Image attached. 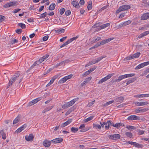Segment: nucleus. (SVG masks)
I'll list each match as a JSON object with an SVG mask.
<instances>
[{
    "instance_id": "nucleus-1",
    "label": "nucleus",
    "mask_w": 149,
    "mask_h": 149,
    "mask_svg": "<svg viewBox=\"0 0 149 149\" xmlns=\"http://www.w3.org/2000/svg\"><path fill=\"white\" fill-rule=\"evenodd\" d=\"M15 82L17 81V82L19 84L22 81L23 79V77H21V76H20V74L19 72H17L11 78Z\"/></svg>"
},
{
    "instance_id": "nucleus-2",
    "label": "nucleus",
    "mask_w": 149,
    "mask_h": 149,
    "mask_svg": "<svg viewBox=\"0 0 149 149\" xmlns=\"http://www.w3.org/2000/svg\"><path fill=\"white\" fill-rule=\"evenodd\" d=\"M78 99V98H74L70 101L66 103L65 104L63 105L62 107L63 109L68 108L69 107L72 106Z\"/></svg>"
},
{
    "instance_id": "nucleus-3",
    "label": "nucleus",
    "mask_w": 149,
    "mask_h": 149,
    "mask_svg": "<svg viewBox=\"0 0 149 149\" xmlns=\"http://www.w3.org/2000/svg\"><path fill=\"white\" fill-rule=\"evenodd\" d=\"M130 6L129 5H125L120 6L116 11V13H119L121 11H125L130 8Z\"/></svg>"
},
{
    "instance_id": "nucleus-4",
    "label": "nucleus",
    "mask_w": 149,
    "mask_h": 149,
    "mask_svg": "<svg viewBox=\"0 0 149 149\" xmlns=\"http://www.w3.org/2000/svg\"><path fill=\"white\" fill-rule=\"evenodd\" d=\"M113 76L112 74H109L104 77L101 79L98 82V84H100L103 83L104 82L106 81L109 79H110L111 77Z\"/></svg>"
},
{
    "instance_id": "nucleus-5",
    "label": "nucleus",
    "mask_w": 149,
    "mask_h": 149,
    "mask_svg": "<svg viewBox=\"0 0 149 149\" xmlns=\"http://www.w3.org/2000/svg\"><path fill=\"white\" fill-rule=\"evenodd\" d=\"M16 1H13L8 3L4 5L3 7L4 8H7L11 6H15L17 5Z\"/></svg>"
},
{
    "instance_id": "nucleus-6",
    "label": "nucleus",
    "mask_w": 149,
    "mask_h": 149,
    "mask_svg": "<svg viewBox=\"0 0 149 149\" xmlns=\"http://www.w3.org/2000/svg\"><path fill=\"white\" fill-rule=\"evenodd\" d=\"M108 137L109 139L111 140H117L119 139L120 137V135L118 134H115L113 135H109Z\"/></svg>"
},
{
    "instance_id": "nucleus-7",
    "label": "nucleus",
    "mask_w": 149,
    "mask_h": 149,
    "mask_svg": "<svg viewBox=\"0 0 149 149\" xmlns=\"http://www.w3.org/2000/svg\"><path fill=\"white\" fill-rule=\"evenodd\" d=\"M141 54L140 52H137L132 55L129 56L127 57L126 60H129L138 57Z\"/></svg>"
},
{
    "instance_id": "nucleus-8",
    "label": "nucleus",
    "mask_w": 149,
    "mask_h": 149,
    "mask_svg": "<svg viewBox=\"0 0 149 149\" xmlns=\"http://www.w3.org/2000/svg\"><path fill=\"white\" fill-rule=\"evenodd\" d=\"M42 99V97H38L36 99L32 100L28 104V106H30L38 102Z\"/></svg>"
},
{
    "instance_id": "nucleus-9",
    "label": "nucleus",
    "mask_w": 149,
    "mask_h": 149,
    "mask_svg": "<svg viewBox=\"0 0 149 149\" xmlns=\"http://www.w3.org/2000/svg\"><path fill=\"white\" fill-rule=\"evenodd\" d=\"M128 120H140V118L136 115H131L129 116L127 118Z\"/></svg>"
},
{
    "instance_id": "nucleus-10",
    "label": "nucleus",
    "mask_w": 149,
    "mask_h": 149,
    "mask_svg": "<svg viewBox=\"0 0 149 149\" xmlns=\"http://www.w3.org/2000/svg\"><path fill=\"white\" fill-rule=\"evenodd\" d=\"M63 141V139L61 138H58L54 139L51 140L52 143H60L62 142Z\"/></svg>"
},
{
    "instance_id": "nucleus-11",
    "label": "nucleus",
    "mask_w": 149,
    "mask_h": 149,
    "mask_svg": "<svg viewBox=\"0 0 149 149\" xmlns=\"http://www.w3.org/2000/svg\"><path fill=\"white\" fill-rule=\"evenodd\" d=\"M27 125L26 124H24L21 126L20 127L18 128L15 131V133H19L21 132L22 130H24L25 128L26 127Z\"/></svg>"
},
{
    "instance_id": "nucleus-12",
    "label": "nucleus",
    "mask_w": 149,
    "mask_h": 149,
    "mask_svg": "<svg viewBox=\"0 0 149 149\" xmlns=\"http://www.w3.org/2000/svg\"><path fill=\"white\" fill-rule=\"evenodd\" d=\"M149 18V13H147L143 14L141 17V20H145Z\"/></svg>"
},
{
    "instance_id": "nucleus-13",
    "label": "nucleus",
    "mask_w": 149,
    "mask_h": 149,
    "mask_svg": "<svg viewBox=\"0 0 149 149\" xmlns=\"http://www.w3.org/2000/svg\"><path fill=\"white\" fill-rule=\"evenodd\" d=\"M51 143V141H49L48 140H45L43 141V144L45 147H49L50 146Z\"/></svg>"
},
{
    "instance_id": "nucleus-14",
    "label": "nucleus",
    "mask_w": 149,
    "mask_h": 149,
    "mask_svg": "<svg viewBox=\"0 0 149 149\" xmlns=\"http://www.w3.org/2000/svg\"><path fill=\"white\" fill-rule=\"evenodd\" d=\"M148 109L144 108L142 109L141 108L136 109L134 111V112L136 113H142L148 110Z\"/></svg>"
},
{
    "instance_id": "nucleus-15",
    "label": "nucleus",
    "mask_w": 149,
    "mask_h": 149,
    "mask_svg": "<svg viewBox=\"0 0 149 149\" xmlns=\"http://www.w3.org/2000/svg\"><path fill=\"white\" fill-rule=\"evenodd\" d=\"M114 38H109L108 39H107L105 40H103L100 43V45H103L106 43H108L111 40H113Z\"/></svg>"
},
{
    "instance_id": "nucleus-16",
    "label": "nucleus",
    "mask_w": 149,
    "mask_h": 149,
    "mask_svg": "<svg viewBox=\"0 0 149 149\" xmlns=\"http://www.w3.org/2000/svg\"><path fill=\"white\" fill-rule=\"evenodd\" d=\"M25 139L27 141L33 140V134H30L29 136L26 135L25 136Z\"/></svg>"
},
{
    "instance_id": "nucleus-17",
    "label": "nucleus",
    "mask_w": 149,
    "mask_h": 149,
    "mask_svg": "<svg viewBox=\"0 0 149 149\" xmlns=\"http://www.w3.org/2000/svg\"><path fill=\"white\" fill-rule=\"evenodd\" d=\"M149 104L148 102H136L135 104L138 106H142L145 105Z\"/></svg>"
},
{
    "instance_id": "nucleus-18",
    "label": "nucleus",
    "mask_w": 149,
    "mask_h": 149,
    "mask_svg": "<svg viewBox=\"0 0 149 149\" xmlns=\"http://www.w3.org/2000/svg\"><path fill=\"white\" fill-rule=\"evenodd\" d=\"M72 119H68L67 121L64 123H62L61 125V127H63L66 126L70 123L72 122Z\"/></svg>"
},
{
    "instance_id": "nucleus-19",
    "label": "nucleus",
    "mask_w": 149,
    "mask_h": 149,
    "mask_svg": "<svg viewBox=\"0 0 149 149\" xmlns=\"http://www.w3.org/2000/svg\"><path fill=\"white\" fill-rule=\"evenodd\" d=\"M92 77H88L86 78V79L85 81H84L81 84V86H83L84 85H86L87 83H88L89 82L91 79Z\"/></svg>"
},
{
    "instance_id": "nucleus-20",
    "label": "nucleus",
    "mask_w": 149,
    "mask_h": 149,
    "mask_svg": "<svg viewBox=\"0 0 149 149\" xmlns=\"http://www.w3.org/2000/svg\"><path fill=\"white\" fill-rule=\"evenodd\" d=\"M107 122L108 125H107V126H105V129L106 130L109 129L110 126H113L114 125L113 123L111 122L110 120H108Z\"/></svg>"
},
{
    "instance_id": "nucleus-21",
    "label": "nucleus",
    "mask_w": 149,
    "mask_h": 149,
    "mask_svg": "<svg viewBox=\"0 0 149 149\" xmlns=\"http://www.w3.org/2000/svg\"><path fill=\"white\" fill-rule=\"evenodd\" d=\"M0 135L2 136V139H6V134L4 132V130H2L0 131Z\"/></svg>"
},
{
    "instance_id": "nucleus-22",
    "label": "nucleus",
    "mask_w": 149,
    "mask_h": 149,
    "mask_svg": "<svg viewBox=\"0 0 149 149\" xmlns=\"http://www.w3.org/2000/svg\"><path fill=\"white\" fill-rule=\"evenodd\" d=\"M115 101L117 102H122L124 100V97H123L120 96L116 98L115 99Z\"/></svg>"
},
{
    "instance_id": "nucleus-23",
    "label": "nucleus",
    "mask_w": 149,
    "mask_h": 149,
    "mask_svg": "<svg viewBox=\"0 0 149 149\" xmlns=\"http://www.w3.org/2000/svg\"><path fill=\"white\" fill-rule=\"evenodd\" d=\"M71 3L72 4L74 7H75L77 8H79V4L76 1H73Z\"/></svg>"
},
{
    "instance_id": "nucleus-24",
    "label": "nucleus",
    "mask_w": 149,
    "mask_h": 149,
    "mask_svg": "<svg viewBox=\"0 0 149 149\" xmlns=\"http://www.w3.org/2000/svg\"><path fill=\"white\" fill-rule=\"evenodd\" d=\"M125 74L119 76L117 79L115 81L118 82H120L122 79L126 78Z\"/></svg>"
},
{
    "instance_id": "nucleus-25",
    "label": "nucleus",
    "mask_w": 149,
    "mask_h": 149,
    "mask_svg": "<svg viewBox=\"0 0 149 149\" xmlns=\"http://www.w3.org/2000/svg\"><path fill=\"white\" fill-rule=\"evenodd\" d=\"M74 110V108L73 106L71 107L66 113L65 115L67 116L70 114L72 111Z\"/></svg>"
},
{
    "instance_id": "nucleus-26",
    "label": "nucleus",
    "mask_w": 149,
    "mask_h": 149,
    "mask_svg": "<svg viewBox=\"0 0 149 149\" xmlns=\"http://www.w3.org/2000/svg\"><path fill=\"white\" fill-rule=\"evenodd\" d=\"M14 82H15L14 81H13V80H12L11 79H10L9 80L8 83L7 85V88H9L10 87H11L12 86V85H13V84Z\"/></svg>"
},
{
    "instance_id": "nucleus-27",
    "label": "nucleus",
    "mask_w": 149,
    "mask_h": 149,
    "mask_svg": "<svg viewBox=\"0 0 149 149\" xmlns=\"http://www.w3.org/2000/svg\"><path fill=\"white\" fill-rule=\"evenodd\" d=\"M20 119V116H18L13 120V124L15 125L18 123Z\"/></svg>"
},
{
    "instance_id": "nucleus-28",
    "label": "nucleus",
    "mask_w": 149,
    "mask_h": 149,
    "mask_svg": "<svg viewBox=\"0 0 149 149\" xmlns=\"http://www.w3.org/2000/svg\"><path fill=\"white\" fill-rule=\"evenodd\" d=\"M56 5L54 3H52L49 7V9L50 10H53L55 8Z\"/></svg>"
},
{
    "instance_id": "nucleus-29",
    "label": "nucleus",
    "mask_w": 149,
    "mask_h": 149,
    "mask_svg": "<svg viewBox=\"0 0 149 149\" xmlns=\"http://www.w3.org/2000/svg\"><path fill=\"white\" fill-rule=\"evenodd\" d=\"M53 107V106H51L48 107L47 108L45 109L42 112L43 113H45L47 111L50 110L52 109Z\"/></svg>"
},
{
    "instance_id": "nucleus-30",
    "label": "nucleus",
    "mask_w": 149,
    "mask_h": 149,
    "mask_svg": "<svg viewBox=\"0 0 149 149\" xmlns=\"http://www.w3.org/2000/svg\"><path fill=\"white\" fill-rule=\"evenodd\" d=\"M109 25L110 24L109 23H107L101 25L100 26V27L101 29H102L107 27L109 26Z\"/></svg>"
},
{
    "instance_id": "nucleus-31",
    "label": "nucleus",
    "mask_w": 149,
    "mask_h": 149,
    "mask_svg": "<svg viewBox=\"0 0 149 149\" xmlns=\"http://www.w3.org/2000/svg\"><path fill=\"white\" fill-rule=\"evenodd\" d=\"M106 57V56H103L97 58V60L95 61V63H97L100 61L103 58H105Z\"/></svg>"
},
{
    "instance_id": "nucleus-32",
    "label": "nucleus",
    "mask_w": 149,
    "mask_h": 149,
    "mask_svg": "<svg viewBox=\"0 0 149 149\" xmlns=\"http://www.w3.org/2000/svg\"><path fill=\"white\" fill-rule=\"evenodd\" d=\"M93 127L96 129H100L101 128V126L98 124H95L93 123Z\"/></svg>"
},
{
    "instance_id": "nucleus-33",
    "label": "nucleus",
    "mask_w": 149,
    "mask_h": 149,
    "mask_svg": "<svg viewBox=\"0 0 149 149\" xmlns=\"http://www.w3.org/2000/svg\"><path fill=\"white\" fill-rule=\"evenodd\" d=\"M136 79L135 78H133L132 79L129 80V81H127L126 83L127 85H129L130 84L132 83Z\"/></svg>"
},
{
    "instance_id": "nucleus-34",
    "label": "nucleus",
    "mask_w": 149,
    "mask_h": 149,
    "mask_svg": "<svg viewBox=\"0 0 149 149\" xmlns=\"http://www.w3.org/2000/svg\"><path fill=\"white\" fill-rule=\"evenodd\" d=\"M125 134L127 136L130 138H132L133 136L132 133L130 132H127L125 133Z\"/></svg>"
},
{
    "instance_id": "nucleus-35",
    "label": "nucleus",
    "mask_w": 149,
    "mask_h": 149,
    "mask_svg": "<svg viewBox=\"0 0 149 149\" xmlns=\"http://www.w3.org/2000/svg\"><path fill=\"white\" fill-rule=\"evenodd\" d=\"M94 117V116H91L89 117L88 118H87L85 120V122H87L91 120H92Z\"/></svg>"
},
{
    "instance_id": "nucleus-36",
    "label": "nucleus",
    "mask_w": 149,
    "mask_h": 149,
    "mask_svg": "<svg viewBox=\"0 0 149 149\" xmlns=\"http://www.w3.org/2000/svg\"><path fill=\"white\" fill-rule=\"evenodd\" d=\"M92 2L91 1L89 2L88 6L87 8L88 10H91L92 9Z\"/></svg>"
},
{
    "instance_id": "nucleus-37",
    "label": "nucleus",
    "mask_w": 149,
    "mask_h": 149,
    "mask_svg": "<svg viewBox=\"0 0 149 149\" xmlns=\"http://www.w3.org/2000/svg\"><path fill=\"white\" fill-rule=\"evenodd\" d=\"M133 146H135L138 148H142L143 147V145L139 144L136 142L134 144Z\"/></svg>"
},
{
    "instance_id": "nucleus-38",
    "label": "nucleus",
    "mask_w": 149,
    "mask_h": 149,
    "mask_svg": "<svg viewBox=\"0 0 149 149\" xmlns=\"http://www.w3.org/2000/svg\"><path fill=\"white\" fill-rule=\"evenodd\" d=\"M128 130H134L136 129V128L135 127L132 126L128 125L126 126V127Z\"/></svg>"
},
{
    "instance_id": "nucleus-39",
    "label": "nucleus",
    "mask_w": 149,
    "mask_h": 149,
    "mask_svg": "<svg viewBox=\"0 0 149 149\" xmlns=\"http://www.w3.org/2000/svg\"><path fill=\"white\" fill-rule=\"evenodd\" d=\"M39 64H40V62H39L38 60L37 61L35 62L34 64L31 66L30 67V69H32L34 67V66L37 65H38Z\"/></svg>"
},
{
    "instance_id": "nucleus-40",
    "label": "nucleus",
    "mask_w": 149,
    "mask_h": 149,
    "mask_svg": "<svg viewBox=\"0 0 149 149\" xmlns=\"http://www.w3.org/2000/svg\"><path fill=\"white\" fill-rule=\"evenodd\" d=\"M78 128L72 127L71 129V130L72 132L75 133L78 130Z\"/></svg>"
},
{
    "instance_id": "nucleus-41",
    "label": "nucleus",
    "mask_w": 149,
    "mask_h": 149,
    "mask_svg": "<svg viewBox=\"0 0 149 149\" xmlns=\"http://www.w3.org/2000/svg\"><path fill=\"white\" fill-rule=\"evenodd\" d=\"M121 125L122 123H117L115 124H114L113 127L117 128V129H118L119 128L120 126Z\"/></svg>"
},
{
    "instance_id": "nucleus-42",
    "label": "nucleus",
    "mask_w": 149,
    "mask_h": 149,
    "mask_svg": "<svg viewBox=\"0 0 149 149\" xmlns=\"http://www.w3.org/2000/svg\"><path fill=\"white\" fill-rule=\"evenodd\" d=\"M70 43V41L69 40H68L67 41H66L61 46L60 48H61L63 47L68 45V44Z\"/></svg>"
},
{
    "instance_id": "nucleus-43",
    "label": "nucleus",
    "mask_w": 149,
    "mask_h": 149,
    "mask_svg": "<svg viewBox=\"0 0 149 149\" xmlns=\"http://www.w3.org/2000/svg\"><path fill=\"white\" fill-rule=\"evenodd\" d=\"M135 74L134 73H131V74H125V76L126 78H127V77H132L134 75H135Z\"/></svg>"
},
{
    "instance_id": "nucleus-44",
    "label": "nucleus",
    "mask_w": 149,
    "mask_h": 149,
    "mask_svg": "<svg viewBox=\"0 0 149 149\" xmlns=\"http://www.w3.org/2000/svg\"><path fill=\"white\" fill-rule=\"evenodd\" d=\"M18 25L22 28V29H25L26 28V25L22 23H19Z\"/></svg>"
},
{
    "instance_id": "nucleus-45",
    "label": "nucleus",
    "mask_w": 149,
    "mask_h": 149,
    "mask_svg": "<svg viewBox=\"0 0 149 149\" xmlns=\"http://www.w3.org/2000/svg\"><path fill=\"white\" fill-rule=\"evenodd\" d=\"M114 102V101L113 100L108 102L104 104V106H105L106 107L108 105Z\"/></svg>"
},
{
    "instance_id": "nucleus-46",
    "label": "nucleus",
    "mask_w": 149,
    "mask_h": 149,
    "mask_svg": "<svg viewBox=\"0 0 149 149\" xmlns=\"http://www.w3.org/2000/svg\"><path fill=\"white\" fill-rule=\"evenodd\" d=\"M143 66L142 63L139 64L138 65H137L135 68V69L136 70H138L141 68L143 67Z\"/></svg>"
},
{
    "instance_id": "nucleus-47",
    "label": "nucleus",
    "mask_w": 149,
    "mask_h": 149,
    "mask_svg": "<svg viewBox=\"0 0 149 149\" xmlns=\"http://www.w3.org/2000/svg\"><path fill=\"white\" fill-rule=\"evenodd\" d=\"M66 81L65 78L64 77L63 78L59 80V83L60 84H63Z\"/></svg>"
},
{
    "instance_id": "nucleus-48",
    "label": "nucleus",
    "mask_w": 149,
    "mask_h": 149,
    "mask_svg": "<svg viewBox=\"0 0 149 149\" xmlns=\"http://www.w3.org/2000/svg\"><path fill=\"white\" fill-rule=\"evenodd\" d=\"M47 13L46 12H45L44 13L41 14V15L40 17V18H44L46 17L47 15Z\"/></svg>"
},
{
    "instance_id": "nucleus-49",
    "label": "nucleus",
    "mask_w": 149,
    "mask_h": 149,
    "mask_svg": "<svg viewBox=\"0 0 149 149\" xmlns=\"http://www.w3.org/2000/svg\"><path fill=\"white\" fill-rule=\"evenodd\" d=\"M72 74H70L69 75L65 77H64L65 78L66 81H67L68 79H70L72 77Z\"/></svg>"
},
{
    "instance_id": "nucleus-50",
    "label": "nucleus",
    "mask_w": 149,
    "mask_h": 149,
    "mask_svg": "<svg viewBox=\"0 0 149 149\" xmlns=\"http://www.w3.org/2000/svg\"><path fill=\"white\" fill-rule=\"evenodd\" d=\"M78 37H79V36H76V37H74L73 38L70 39H69V40L70 41V42H71L72 41L76 39L77 38H78Z\"/></svg>"
},
{
    "instance_id": "nucleus-51",
    "label": "nucleus",
    "mask_w": 149,
    "mask_h": 149,
    "mask_svg": "<svg viewBox=\"0 0 149 149\" xmlns=\"http://www.w3.org/2000/svg\"><path fill=\"white\" fill-rule=\"evenodd\" d=\"M18 40L15 38H13L11 40V43L12 44H15V43L17 42Z\"/></svg>"
},
{
    "instance_id": "nucleus-52",
    "label": "nucleus",
    "mask_w": 149,
    "mask_h": 149,
    "mask_svg": "<svg viewBox=\"0 0 149 149\" xmlns=\"http://www.w3.org/2000/svg\"><path fill=\"white\" fill-rule=\"evenodd\" d=\"M143 94H140V95H134V97H143Z\"/></svg>"
},
{
    "instance_id": "nucleus-53",
    "label": "nucleus",
    "mask_w": 149,
    "mask_h": 149,
    "mask_svg": "<svg viewBox=\"0 0 149 149\" xmlns=\"http://www.w3.org/2000/svg\"><path fill=\"white\" fill-rule=\"evenodd\" d=\"M65 14L66 15L68 16L71 14V12L70 10H67L65 12Z\"/></svg>"
},
{
    "instance_id": "nucleus-54",
    "label": "nucleus",
    "mask_w": 149,
    "mask_h": 149,
    "mask_svg": "<svg viewBox=\"0 0 149 149\" xmlns=\"http://www.w3.org/2000/svg\"><path fill=\"white\" fill-rule=\"evenodd\" d=\"M49 55L48 54H46L42 58L43 59V60H44V61L47 59L49 57Z\"/></svg>"
},
{
    "instance_id": "nucleus-55",
    "label": "nucleus",
    "mask_w": 149,
    "mask_h": 149,
    "mask_svg": "<svg viewBox=\"0 0 149 149\" xmlns=\"http://www.w3.org/2000/svg\"><path fill=\"white\" fill-rule=\"evenodd\" d=\"M5 17L3 15H0V22H2L5 19Z\"/></svg>"
},
{
    "instance_id": "nucleus-56",
    "label": "nucleus",
    "mask_w": 149,
    "mask_h": 149,
    "mask_svg": "<svg viewBox=\"0 0 149 149\" xmlns=\"http://www.w3.org/2000/svg\"><path fill=\"white\" fill-rule=\"evenodd\" d=\"M95 102V100L91 102H89L88 104L87 105V106L88 107H90L93 105L94 103Z\"/></svg>"
},
{
    "instance_id": "nucleus-57",
    "label": "nucleus",
    "mask_w": 149,
    "mask_h": 149,
    "mask_svg": "<svg viewBox=\"0 0 149 149\" xmlns=\"http://www.w3.org/2000/svg\"><path fill=\"white\" fill-rule=\"evenodd\" d=\"M65 11V10L64 8H62L60 9V14L61 15H63L64 11Z\"/></svg>"
},
{
    "instance_id": "nucleus-58",
    "label": "nucleus",
    "mask_w": 149,
    "mask_h": 149,
    "mask_svg": "<svg viewBox=\"0 0 149 149\" xmlns=\"http://www.w3.org/2000/svg\"><path fill=\"white\" fill-rule=\"evenodd\" d=\"M89 71L88 70L86 71L83 74V76L84 77L90 74Z\"/></svg>"
},
{
    "instance_id": "nucleus-59",
    "label": "nucleus",
    "mask_w": 149,
    "mask_h": 149,
    "mask_svg": "<svg viewBox=\"0 0 149 149\" xmlns=\"http://www.w3.org/2000/svg\"><path fill=\"white\" fill-rule=\"evenodd\" d=\"M97 68V67L96 66H94L93 68H91L89 70H88L89 71L90 73L91 72H92L93 71H94V70H95Z\"/></svg>"
},
{
    "instance_id": "nucleus-60",
    "label": "nucleus",
    "mask_w": 149,
    "mask_h": 149,
    "mask_svg": "<svg viewBox=\"0 0 149 149\" xmlns=\"http://www.w3.org/2000/svg\"><path fill=\"white\" fill-rule=\"evenodd\" d=\"M57 31L58 33H63L65 31V30L64 29H58V30H57Z\"/></svg>"
},
{
    "instance_id": "nucleus-61",
    "label": "nucleus",
    "mask_w": 149,
    "mask_h": 149,
    "mask_svg": "<svg viewBox=\"0 0 149 149\" xmlns=\"http://www.w3.org/2000/svg\"><path fill=\"white\" fill-rule=\"evenodd\" d=\"M131 22V21L130 20H129L125 22H124L125 24V26H126L127 25H128L130 24Z\"/></svg>"
},
{
    "instance_id": "nucleus-62",
    "label": "nucleus",
    "mask_w": 149,
    "mask_h": 149,
    "mask_svg": "<svg viewBox=\"0 0 149 149\" xmlns=\"http://www.w3.org/2000/svg\"><path fill=\"white\" fill-rule=\"evenodd\" d=\"M22 31L21 29H18L16 30V32L18 34L21 33Z\"/></svg>"
},
{
    "instance_id": "nucleus-63",
    "label": "nucleus",
    "mask_w": 149,
    "mask_h": 149,
    "mask_svg": "<svg viewBox=\"0 0 149 149\" xmlns=\"http://www.w3.org/2000/svg\"><path fill=\"white\" fill-rule=\"evenodd\" d=\"M125 26V25L124 23L123 22V23H120V24H119V25H118V26L119 28H121V27H122L123 26Z\"/></svg>"
},
{
    "instance_id": "nucleus-64",
    "label": "nucleus",
    "mask_w": 149,
    "mask_h": 149,
    "mask_svg": "<svg viewBox=\"0 0 149 149\" xmlns=\"http://www.w3.org/2000/svg\"><path fill=\"white\" fill-rule=\"evenodd\" d=\"M142 64L143 67H144V66L149 65V61L143 63H142Z\"/></svg>"
}]
</instances>
